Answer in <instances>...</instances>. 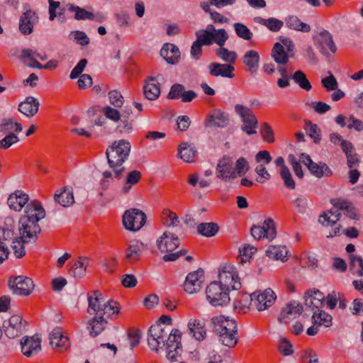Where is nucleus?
Segmentation results:
<instances>
[{
	"label": "nucleus",
	"instance_id": "f257e3e1",
	"mask_svg": "<svg viewBox=\"0 0 363 363\" xmlns=\"http://www.w3.org/2000/svg\"><path fill=\"white\" fill-rule=\"evenodd\" d=\"M172 325V318L169 315H162L159 318L158 323L150 328L147 342L150 348L156 352L160 348L165 347L167 358L170 362H177L182 352V333L179 329L170 330L167 328Z\"/></svg>",
	"mask_w": 363,
	"mask_h": 363
},
{
	"label": "nucleus",
	"instance_id": "f03ea898",
	"mask_svg": "<svg viewBox=\"0 0 363 363\" xmlns=\"http://www.w3.org/2000/svg\"><path fill=\"white\" fill-rule=\"evenodd\" d=\"M88 302L87 313L94 317L89 320L87 328L90 335L95 337L105 329L108 319H116L120 308L116 301H108L105 303L99 291L88 294Z\"/></svg>",
	"mask_w": 363,
	"mask_h": 363
},
{
	"label": "nucleus",
	"instance_id": "7ed1b4c3",
	"mask_svg": "<svg viewBox=\"0 0 363 363\" xmlns=\"http://www.w3.org/2000/svg\"><path fill=\"white\" fill-rule=\"evenodd\" d=\"M45 216V211L38 201L28 203L24 214L18 221V231L21 239L26 242H36L41 228L38 222Z\"/></svg>",
	"mask_w": 363,
	"mask_h": 363
},
{
	"label": "nucleus",
	"instance_id": "20e7f679",
	"mask_svg": "<svg viewBox=\"0 0 363 363\" xmlns=\"http://www.w3.org/2000/svg\"><path fill=\"white\" fill-rule=\"evenodd\" d=\"M131 145L125 140L114 141L108 147L106 155L108 166L114 173V177L121 179L125 168L123 166L124 162L128 159Z\"/></svg>",
	"mask_w": 363,
	"mask_h": 363
},
{
	"label": "nucleus",
	"instance_id": "39448f33",
	"mask_svg": "<svg viewBox=\"0 0 363 363\" xmlns=\"http://www.w3.org/2000/svg\"><path fill=\"white\" fill-rule=\"evenodd\" d=\"M213 331L219 342L229 348H233L238 342V326L235 320L225 318L223 315L211 319Z\"/></svg>",
	"mask_w": 363,
	"mask_h": 363
},
{
	"label": "nucleus",
	"instance_id": "423d86ee",
	"mask_svg": "<svg viewBox=\"0 0 363 363\" xmlns=\"http://www.w3.org/2000/svg\"><path fill=\"white\" fill-rule=\"evenodd\" d=\"M206 298L213 306H226L230 301L228 288H224L220 283L211 282L206 289Z\"/></svg>",
	"mask_w": 363,
	"mask_h": 363
},
{
	"label": "nucleus",
	"instance_id": "0eeeda50",
	"mask_svg": "<svg viewBox=\"0 0 363 363\" xmlns=\"http://www.w3.org/2000/svg\"><path fill=\"white\" fill-rule=\"evenodd\" d=\"M145 214L137 208L127 210L123 216V225L128 230H138L145 225Z\"/></svg>",
	"mask_w": 363,
	"mask_h": 363
},
{
	"label": "nucleus",
	"instance_id": "6e6552de",
	"mask_svg": "<svg viewBox=\"0 0 363 363\" xmlns=\"http://www.w3.org/2000/svg\"><path fill=\"white\" fill-rule=\"evenodd\" d=\"M216 175L224 182H230L236 179L234 162L229 156H223L218 160L216 168Z\"/></svg>",
	"mask_w": 363,
	"mask_h": 363
},
{
	"label": "nucleus",
	"instance_id": "1a4fd4ad",
	"mask_svg": "<svg viewBox=\"0 0 363 363\" xmlns=\"http://www.w3.org/2000/svg\"><path fill=\"white\" fill-rule=\"evenodd\" d=\"M219 281L224 288H230L233 290H238L241 288V283L238 277V273L233 271L230 266H225L218 274Z\"/></svg>",
	"mask_w": 363,
	"mask_h": 363
},
{
	"label": "nucleus",
	"instance_id": "9d476101",
	"mask_svg": "<svg viewBox=\"0 0 363 363\" xmlns=\"http://www.w3.org/2000/svg\"><path fill=\"white\" fill-rule=\"evenodd\" d=\"M39 17L38 13L32 10H26L19 18L18 29L21 33L28 35L33 32L34 26L38 24Z\"/></svg>",
	"mask_w": 363,
	"mask_h": 363
},
{
	"label": "nucleus",
	"instance_id": "9b49d317",
	"mask_svg": "<svg viewBox=\"0 0 363 363\" xmlns=\"http://www.w3.org/2000/svg\"><path fill=\"white\" fill-rule=\"evenodd\" d=\"M235 110L241 116L243 122L242 130L247 135L255 134L257 133L255 128L258 121L253 112L250 109L240 105H237Z\"/></svg>",
	"mask_w": 363,
	"mask_h": 363
},
{
	"label": "nucleus",
	"instance_id": "f8f14e48",
	"mask_svg": "<svg viewBox=\"0 0 363 363\" xmlns=\"http://www.w3.org/2000/svg\"><path fill=\"white\" fill-rule=\"evenodd\" d=\"M9 286L13 292L18 295L28 296L34 289L33 280L27 277L18 276L9 280Z\"/></svg>",
	"mask_w": 363,
	"mask_h": 363
},
{
	"label": "nucleus",
	"instance_id": "ddd939ff",
	"mask_svg": "<svg viewBox=\"0 0 363 363\" xmlns=\"http://www.w3.org/2000/svg\"><path fill=\"white\" fill-rule=\"evenodd\" d=\"M26 322L18 315H12L8 321H4V328L6 335L9 338H15L21 335L26 329Z\"/></svg>",
	"mask_w": 363,
	"mask_h": 363
},
{
	"label": "nucleus",
	"instance_id": "4468645a",
	"mask_svg": "<svg viewBox=\"0 0 363 363\" xmlns=\"http://www.w3.org/2000/svg\"><path fill=\"white\" fill-rule=\"evenodd\" d=\"M301 157L303 159V162L313 176L321 178L323 177H329L333 175V171L325 163H315L309 155L304 153L301 154Z\"/></svg>",
	"mask_w": 363,
	"mask_h": 363
},
{
	"label": "nucleus",
	"instance_id": "2eb2a0df",
	"mask_svg": "<svg viewBox=\"0 0 363 363\" xmlns=\"http://www.w3.org/2000/svg\"><path fill=\"white\" fill-rule=\"evenodd\" d=\"M250 231L253 238L257 240H259L262 238L272 240L277 235L275 223L270 218L264 220L263 226L253 225Z\"/></svg>",
	"mask_w": 363,
	"mask_h": 363
},
{
	"label": "nucleus",
	"instance_id": "dca6fc26",
	"mask_svg": "<svg viewBox=\"0 0 363 363\" xmlns=\"http://www.w3.org/2000/svg\"><path fill=\"white\" fill-rule=\"evenodd\" d=\"M254 304L259 311H263L271 307L277 299L276 294L271 289H267L259 294L253 293Z\"/></svg>",
	"mask_w": 363,
	"mask_h": 363
},
{
	"label": "nucleus",
	"instance_id": "f3484780",
	"mask_svg": "<svg viewBox=\"0 0 363 363\" xmlns=\"http://www.w3.org/2000/svg\"><path fill=\"white\" fill-rule=\"evenodd\" d=\"M50 344L53 350L58 352L67 351L69 346V340L62 334V329L57 327L50 333Z\"/></svg>",
	"mask_w": 363,
	"mask_h": 363
},
{
	"label": "nucleus",
	"instance_id": "a211bd4d",
	"mask_svg": "<svg viewBox=\"0 0 363 363\" xmlns=\"http://www.w3.org/2000/svg\"><path fill=\"white\" fill-rule=\"evenodd\" d=\"M204 272L202 269L190 272L186 277L184 289L189 294L196 293L201 289L203 281Z\"/></svg>",
	"mask_w": 363,
	"mask_h": 363
},
{
	"label": "nucleus",
	"instance_id": "6ab92c4d",
	"mask_svg": "<svg viewBox=\"0 0 363 363\" xmlns=\"http://www.w3.org/2000/svg\"><path fill=\"white\" fill-rule=\"evenodd\" d=\"M157 245L162 252H172L179 245V239L177 235L167 230L157 240Z\"/></svg>",
	"mask_w": 363,
	"mask_h": 363
},
{
	"label": "nucleus",
	"instance_id": "aec40b11",
	"mask_svg": "<svg viewBox=\"0 0 363 363\" xmlns=\"http://www.w3.org/2000/svg\"><path fill=\"white\" fill-rule=\"evenodd\" d=\"M314 39L315 45L322 54L327 55L328 51L332 52L336 51V46L328 31L325 30L321 31Z\"/></svg>",
	"mask_w": 363,
	"mask_h": 363
},
{
	"label": "nucleus",
	"instance_id": "412c9836",
	"mask_svg": "<svg viewBox=\"0 0 363 363\" xmlns=\"http://www.w3.org/2000/svg\"><path fill=\"white\" fill-rule=\"evenodd\" d=\"M302 311L303 306L300 303L296 301H290L281 309L278 320L280 323H287L289 320L296 318Z\"/></svg>",
	"mask_w": 363,
	"mask_h": 363
},
{
	"label": "nucleus",
	"instance_id": "4be33fe9",
	"mask_svg": "<svg viewBox=\"0 0 363 363\" xmlns=\"http://www.w3.org/2000/svg\"><path fill=\"white\" fill-rule=\"evenodd\" d=\"M305 306L311 308L313 313L320 311V308L323 306L325 296L319 290L308 291L304 295Z\"/></svg>",
	"mask_w": 363,
	"mask_h": 363
},
{
	"label": "nucleus",
	"instance_id": "5701e85b",
	"mask_svg": "<svg viewBox=\"0 0 363 363\" xmlns=\"http://www.w3.org/2000/svg\"><path fill=\"white\" fill-rule=\"evenodd\" d=\"M21 351L26 357L38 353L40 349V339L37 336L24 337L21 340Z\"/></svg>",
	"mask_w": 363,
	"mask_h": 363
},
{
	"label": "nucleus",
	"instance_id": "b1692460",
	"mask_svg": "<svg viewBox=\"0 0 363 363\" xmlns=\"http://www.w3.org/2000/svg\"><path fill=\"white\" fill-rule=\"evenodd\" d=\"M208 71L212 76L233 78L235 68L233 65L220 64L218 62L210 63L208 66Z\"/></svg>",
	"mask_w": 363,
	"mask_h": 363
},
{
	"label": "nucleus",
	"instance_id": "393cba45",
	"mask_svg": "<svg viewBox=\"0 0 363 363\" xmlns=\"http://www.w3.org/2000/svg\"><path fill=\"white\" fill-rule=\"evenodd\" d=\"M160 55L167 63L175 65L180 59V51L174 44L165 43L160 50Z\"/></svg>",
	"mask_w": 363,
	"mask_h": 363
},
{
	"label": "nucleus",
	"instance_id": "a878e982",
	"mask_svg": "<svg viewBox=\"0 0 363 363\" xmlns=\"http://www.w3.org/2000/svg\"><path fill=\"white\" fill-rule=\"evenodd\" d=\"M145 249L143 242H135L130 244L125 250V259L130 264L138 262L142 256V252Z\"/></svg>",
	"mask_w": 363,
	"mask_h": 363
},
{
	"label": "nucleus",
	"instance_id": "bb28decb",
	"mask_svg": "<svg viewBox=\"0 0 363 363\" xmlns=\"http://www.w3.org/2000/svg\"><path fill=\"white\" fill-rule=\"evenodd\" d=\"M28 194L22 191H16L9 196L7 203L10 208L16 211H20L28 203Z\"/></svg>",
	"mask_w": 363,
	"mask_h": 363
},
{
	"label": "nucleus",
	"instance_id": "cd10ccee",
	"mask_svg": "<svg viewBox=\"0 0 363 363\" xmlns=\"http://www.w3.org/2000/svg\"><path fill=\"white\" fill-rule=\"evenodd\" d=\"M228 116L220 110H213L206 118L205 124L206 126L225 127L228 124Z\"/></svg>",
	"mask_w": 363,
	"mask_h": 363
},
{
	"label": "nucleus",
	"instance_id": "c85d7f7f",
	"mask_svg": "<svg viewBox=\"0 0 363 363\" xmlns=\"http://www.w3.org/2000/svg\"><path fill=\"white\" fill-rule=\"evenodd\" d=\"M188 330L197 340H203L206 337V330L203 320L191 319L188 323Z\"/></svg>",
	"mask_w": 363,
	"mask_h": 363
},
{
	"label": "nucleus",
	"instance_id": "c756f323",
	"mask_svg": "<svg viewBox=\"0 0 363 363\" xmlns=\"http://www.w3.org/2000/svg\"><path fill=\"white\" fill-rule=\"evenodd\" d=\"M38 109L39 102L32 96L27 97L18 106L19 111L27 116H33L37 113Z\"/></svg>",
	"mask_w": 363,
	"mask_h": 363
},
{
	"label": "nucleus",
	"instance_id": "7c9ffc66",
	"mask_svg": "<svg viewBox=\"0 0 363 363\" xmlns=\"http://www.w3.org/2000/svg\"><path fill=\"white\" fill-rule=\"evenodd\" d=\"M22 58L26 60L30 61L28 65L33 68L43 69V65L35 60V57L40 58L41 60H45L48 58L46 54L39 53L31 49H24L21 52Z\"/></svg>",
	"mask_w": 363,
	"mask_h": 363
},
{
	"label": "nucleus",
	"instance_id": "2f4dec72",
	"mask_svg": "<svg viewBox=\"0 0 363 363\" xmlns=\"http://www.w3.org/2000/svg\"><path fill=\"white\" fill-rule=\"evenodd\" d=\"M259 55L255 50H249L243 56L242 62L247 71L254 74L259 68Z\"/></svg>",
	"mask_w": 363,
	"mask_h": 363
},
{
	"label": "nucleus",
	"instance_id": "473e14b6",
	"mask_svg": "<svg viewBox=\"0 0 363 363\" xmlns=\"http://www.w3.org/2000/svg\"><path fill=\"white\" fill-rule=\"evenodd\" d=\"M160 220L163 225L167 228H175L180 225L177 213L169 208H164L160 214Z\"/></svg>",
	"mask_w": 363,
	"mask_h": 363
},
{
	"label": "nucleus",
	"instance_id": "72a5a7b5",
	"mask_svg": "<svg viewBox=\"0 0 363 363\" xmlns=\"http://www.w3.org/2000/svg\"><path fill=\"white\" fill-rule=\"evenodd\" d=\"M89 264V258L79 257L71 265L69 273L75 277H82L85 274L86 267Z\"/></svg>",
	"mask_w": 363,
	"mask_h": 363
},
{
	"label": "nucleus",
	"instance_id": "f704fd0d",
	"mask_svg": "<svg viewBox=\"0 0 363 363\" xmlns=\"http://www.w3.org/2000/svg\"><path fill=\"white\" fill-rule=\"evenodd\" d=\"M142 179V174L138 170H132L129 172L125 179L124 184L121 189L123 194H127L132 186L137 184Z\"/></svg>",
	"mask_w": 363,
	"mask_h": 363
},
{
	"label": "nucleus",
	"instance_id": "c9c22d12",
	"mask_svg": "<svg viewBox=\"0 0 363 363\" xmlns=\"http://www.w3.org/2000/svg\"><path fill=\"white\" fill-rule=\"evenodd\" d=\"M286 26L292 30L308 33L311 30V26L302 22L296 16H289L285 18Z\"/></svg>",
	"mask_w": 363,
	"mask_h": 363
},
{
	"label": "nucleus",
	"instance_id": "e433bc0d",
	"mask_svg": "<svg viewBox=\"0 0 363 363\" xmlns=\"http://www.w3.org/2000/svg\"><path fill=\"white\" fill-rule=\"evenodd\" d=\"M252 301H254L253 294H242L234 301L235 309L238 313H245L250 310Z\"/></svg>",
	"mask_w": 363,
	"mask_h": 363
},
{
	"label": "nucleus",
	"instance_id": "4c0bfd02",
	"mask_svg": "<svg viewBox=\"0 0 363 363\" xmlns=\"http://www.w3.org/2000/svg\"><path fill=\"white\" fill-rule=\"evenodd\" d=\"M13 220L11 218H6L5 225L7 227H0V242L7 243V245L15 239L14 232L12 228Z\"/></svg>",
	"mask_w": 363,
	"mask_h": 363
},
{
	"label": "nucleus",
	"instance_id": "58836bf2",
	"mask_svg": "<svg viewBox=\"0 0 363 363\" xmlns=\"http://www.w3.org/2000/svg\"><path fill=\"white\" fill-rule=\"evenodd\" d=\"M214 26L211 24L208 25L205 30H199L196 33V41H199L202 45H211L213 44V35Z\"/></svg>",
	"mask_w": 363,
	"mask_h": 363
},
{
	"label": "nucleus",
	"instance_id": "ea45409f",
	"mask_svg": "<svg viewBox=\"0 0 363 363\" xmlns=\"http://www.w3.org/2000/svg\"><path fill=\"white\" fill-rule=\"evenodd\" d=\"M179 155L181 159L186 162H191L196 155V150L194 147L187 143H182L179 145Z\"/></svg>",
	"mask_w": 363,
	"mask_h": 363
},
{
	"label": "nucleus",
	"instance_id": "a19ab883",
	"mask_svg": "<svg viewBox=\"0 0 363 363\" xmlns=\"http://www.w3.org/2000/svg\"><path fill=\"white\" fill-rule=\"evenodd\" d=\"M55 202L63 207H67L74 203V196L72 191L64 188L60 193H55L54 196Z\"/></svg>",
	"mask_w": 363,
	"mask_h": 363
},
{
	"label": "nucleus",
	"instance_id": "79ce46f5",
	"mask_svg": "<svg viewBox=\"0 0 363 363\" xmlns=\"http://www.w3.org/2000/svg\"><path fill=\"white\" fill-rule=\"evenodd\" d=\"M272 57L279 65H285L289 60V57L284 51V46L279 43H276L272 50Z\"/></svg>",
	"mask_w": 363,
	"mask_h": 363
},
{
	"label": "nucleus",
	"instance_id": "37998d69",
	"mask_svg": "<svg viewBox=\"0 0 363 363\" xmlns=\"http://www.w3.org/2000/svg\"><path fill=\"white\" fill-rule=\"evenodd\" d=\"M288 251L285 246L270 245L266 250V255L274 259L285 260Z\"/></svg>",
	"mask_w": 363,
	"mask_h": 363
},
{
	"label": "nucleus",
	"instance_id": "c03bdc74",
	"mask_svg": "<svg viewBox=\"0 0 363 363\" xmlns=\"http://www.w3.org/2000/svg\"><path fill=\"white\" fill-rule=\"evenodd\" d=\"M332 316L328 313H325L323 311L320 310L318 312L314 313L312 315V321L314 325H318V326L323 325L325 327H329L332 323Z\"/></svg>",
	"mask_w": 363,
	"mask_h": 363
},
{
	"label": "nucleus",
	"instance_id": "a18cd8bd",
	"mask_svg": "<svg viewBox=\"0 0 363 363\" xmlns=\"http://www.w3.org/2000/svg\"><path fill=\"white\" fill-rule=\"evenodd\" d=\"M130 113L127 112L126 115H122L119 120L118 124L116 128V131L121 134L130 133L133 130V120L129 118Z\"/></svg>",
	"mask_w": 363,
	"mask_h": 363
},
{
	"label": "nucleus",
	"instance_id": "49530a36",
	"mask_svg": "<svg viewBox=\"0 0 363 363\" xmlns=\"http://www.w3.org/2000/svg\"><path fill=\"white\" fill-rule=\"evenodd\" d=\"M216 53L217 56L225 62L227 65H230L235 63L238 57V55L235 52L230 51L227 48H223V46L216 49Z\"/></svg>",
	"mask_w": 363,
	"mask_h": 363
},
{
	"label": "nucleus",
	"instance_id": "de8ad7c7",
	"mask_svg": "<svg viewBox=\"0 0 363 363\" xmlns=\"http://www.w3.org/2000/svg\"><path fill=\"white\" fill-rule=\"evenodd\" d=\"M218 230L219 227L215 223H202L197 226L199 233L206 237L214 236Z\"/></svg>",
	"mask_w": 363,
	"mask_h": 363
},
{
	"label": "nucleus",
	"instance_id": "09e8293b",
	"mask_svg": "<svg viewBox=\"0 0 363 363\" xmlns=\"http://www.w3.org/2000/svg\"><path fill=\"white\" fill-rule=\"evenodd\" d=\"M16 133L22 131V125L21 123L15 121L13 118H4L0 124V132L6 133L13 130Z\"/></svg>",
	"mask_w": 363,
	"mask_h": 363
},
{
	"label": "nucleus",
	"instance_id": "8fccbe9b",
	"mask_svg": "<svg viewBox=\"0 0 363 363\" xmlns=\"http://www.w3.org/2000/svg\"><path fill=\"white\" fill-rule=\"evenodd\" d=\"M350 268L353 274L363 277V259L360 256L350 255Z\"/></svg>",
	"mask_w": 363,
	"mask_h": 363
},
{
	"label": "nucleus",
	"instance_id": "3c124183",
	"mask_svg": "<svg viewBox=\"0 0 363 363\" xmlns=\"http://www.w3.org/2000/svg\"><path fill=\"white\" fill-rule=\"evenodd\" d=\"M67 9L72 12L74 13V19L79 20H86L89 19L92 16V13L89 12L84 9L80 8L79 6H74L72 4H67Z\"/></svg>",
	"mask_w": 363,
	"mask_h": 363
},
{
	"label": "nucleus",
	"instance_id": "603ef678",
	"mask_svg": "<svg viewBox=\"0 0 363 363\" xmlns=\"http://www.w3.org/2000/svg\"><path fill=\"white\" fill-rule=\"evenodd\" d=\"M259 23L262 24L267 27L271 31L277 32L279 31L283 26L284 23L281 20H279L275 18H269L267 19H264L262 18H257Z\"/></svg>",
	"mask_w": 363,
	"mask_h": 363
},
{
	"label": "nucleus",
	"instance_id": "864d4df0",
	"mask_svg": "<svg viewBox=\"0 0 363 363\" xmlns=\"http://www.w3.org/2000/svg\"><path fill=\"white\" fill-rule=\"evenodd\" d=\"M292 79L294 82L298 84V86L306 91H309L311 89L312 86L306 78V74L301 70L296 71L293 75Z\"/></svg>",
	"mask_w": 363,
	"mask_h": 363
},
{
	"label": "nucleus",
	"instance_id": "5fc2aeb1",
	"mask_svg": "<svg viewBox=\"0 0 363 363\" xmlns=\"http://www.w3.org/2000/svg\"><path fill=\"white\" fill-rule=\"evenodd\" d=\"M24 240L21 239V236L15 238L12 241L11 247L13 253L17 258H21L26 255L24 243H27Z\"/></svg>",
	"mask_w": 363,
	"mask_h": 363
},
{
	"label": "nucleus",
	"instance_id": "6e6d98bb",
	"mask_svg": "<svg viewBox=\"0 0 363 363\" xmlns=\"http://www.w3.org/2000/svg\"><path fill=\"white\" fill-rule=\"evenodd\" d=\"M305 130L308 135L313 139L314 143H318L320 140V129L316 124L313 123L309 120L305 121Z\"/></svg>",
	"mask_w": 363,
	"mask_h": 363
},
{
	"label": "nucleus",
	"instance_id": "4d7b16f0",
	"mask_svg": "<svg viewBox=\"0 0 363 363\" xmlns=\"http://www.w3.org/2000/svg\"><path fill=\"white\" fill-rule=\"evenodd\" d=\"M233 26L235 31L239 38L245 40H249L252 38L253 34L245 25L241 23H235Z\"/></svg>",
	"mask_w": 363,
	"mask_h": 363
},
{
	"label": "nucleus",
	"instance_id": "13d9d810",
	"mask_svg": "<svg viewBox=\"0 0 363 363\" xmlns=\"http://www.w3.org/2000/svg\"><path fill=\"white\" fill-rule=\"evenodd\" d=\"M234 167L236 178L244 176L250 169L249 163L244 157H240L236 161Z\"/></svg>",
	"mask_w": 363,
	"mask_h": 363
},
{
	"label": "nucleus",
	"instance_id": "bf43d9fd",
	"mask_svg": "<svg viewBox=\"0 0 363 363\" xmlns=\"http://www.w3.org/2000/svg\"><path fill=\"white\" fill-rule=\"evenodd\" d=\"M321 83L327 91H341L337 89V82L331 72H329V76L322 78Z\"/></svg>",
	"mask_w": 363,
	"mask_h": 363
},
{
	"label": "nucleus",
	"instance_id": "052dcab7",
	"mask_svg": "<svg viewBox=\"0 0 363 363\" xmlns=\"http://www.w3.org/2000/svg\"><path fill=\"white\" fill-rule=\"evenodd\" d=\"M212 35L213 42H215L220 47H223L228 39V35L224 29H216L214 28Z\"/></svg>",
	"mask_w": 363,
	"mask_h": 363
},
{
	"label": "nucleus",
	"instance_id": "680f3d73",
	"mask_svg": "<svg viewBox=\"0 0 363 363\" xmlns=\"http://www.w3.org/2000/svg\"><path fill=\"white\" fill-rule=\"evenodd\" d=\"M280 176L284 182V185L289 189H294L296 184L292 178L291 174L288 167H284L280 170Z\"/></svg>",
	"mask_w": 363,
	"mask_h": 363
},
{
	"label": "nucleus",
	"instance_id": "e2e57ef3",
	"mask_svg": "<svg viewBox=\"0 0 363 363\" xmlns=\"http://www.w3.org/2000/svg\"><path fill=\"white\" fill-rule=\"evenodd\" d=\"M260 133L264 141L269 143L274 142V131L267 123H264L262 125Z\"/></svg>",
	"mask_w": 363,
	"mask_h": 363
},
{
	"label": "nucleus",
	"instance_id": "0e129e2a",
	"mask_svg": "<svg viewBox=\"0 0 363 363\" xmlns=\"http://www.w3.org/2000/svg\"><path fill=\"white\" fill-rule=\"evenodd\" d=\"M301 363H318L317 354L311 349L305 350L301 356Z\"/></svg>",
	"mask_w": 363,
	"mask_h": 363
},
{
	"label": "nucleus",
	"instance_id": "69168bd1",
	"mask_svg": "<svg viewBox=\"0 0 363 363\" xmlns=\"http://www.w3.org/2000/svg\"><path fill=\"white\" fill-rule=\"evenodd\" d=\"M18 141V137L15 133H11L0 140V148L6 150Z\"/></svg>",
	"mask_w": 363,
	"mask_h": 363
},
{
	"label": "nucleus",
	"instance_id": "338daca9",
	"mask_svg": "<svg viewBox=\"0 0 363 363\" xmlns=\"http://www.w3.org/2000/svg\"><path fill=\"white\" fill-rule=\"evenodd\" d=\"M102 112L104 113V116L107 118H108L114 122L119 121V120L121 119V118L122 116V115L120 113V112L117 109L113 108L109 106H106L104 107Z\"/></svg>",
	"mask_w": 363,
	"mask_h": 363
},
{
	"label": "nucleus",
	"instance_id": "774afa93",
	"mask_svg": "<svg viewBox=\"0 0 363 363\" xmlns=\"http://www.w3.org/2000/svg\"><path fill=\"white\" fill-rule=\"evenodd\" d=\"M162 88V87L161 86L160 82L157 78L150 77L145 82L143 91H152L153 89L160 91Z\"/></svg>",
	"mask_w": 363,
	"mask_h": 363
}]
</instances>
